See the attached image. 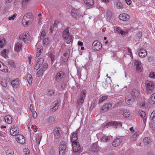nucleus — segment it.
I'll list each match as a JSON object with an SVG mask.
<instances>
[{
	"mask_svg": "<svg viewBox=\"0 0 155 155\" xmlns=\"http://www.w3.org/2000/svg\"><path fill=\"white\" fill-rule=\"evenodd\" d=\"M33 20L32 14L31 13H28L26 14L23 16L22 21L23 25L26 26L31 24Z\"/></svg>",
	"mask_w": 155,
	"mask_h": 155,
	"instance_id": "1",
	"label": "nucleus"
},
{
	"mask_svg": "<svg viewBox=\"0 0 155 155\" xmlns=\"http://www.w3.org/2000/svg\"><path fill=\"white\" fill-rule=\"evenodd\" d=\"M145 86L147 92L148 94H150L152 93L155 88L153 83L150 81H146L145 82Z\"/></svg>",
	"mask_w": 155,
	"mask_h": 155,
	"instance_id": "2",
	"label": "nucleus"
},
{
	"mask_svg": "<svg viewBox=\"0 0 155 155\" xmlns=\"http://www.w3.org/2000/svg\"><path fill=\"white\" fill-rule=\"evenodd\" d=\"M63 36L64 39L67 44H69L72 40V36L69 35L68 29H66L63 32Z\"/></svg>",
	"mask_w": 155,
	"mask_h": 155,
	"instance_id": "3",
	"label": "nucleus"
},
{
	"mask_svg": "<svg viewBox=\"0 0 155 155\" xmlns=\"http://www.w3.org/2000/svg\"><path fill=\"white\" fill-rule=\"evenodd\" d=\"M65 77V73L62 71H60L57 74L55 77V80L60 82L63 81Z\"/></svg>",
	"mask_w": 155,
	"mask_h": 155,
	"instance_id": "4",
	"label": "nucleus"
},
{
	"mask_svg": "<svg viewBox=\"0 0 155 155\" xmlns=\"http://www.w3.org/2000/svg\"><path fill=\"white\" fill-rule=\"evenodd\" d=\"M70 55V51L68 49L66 50L65 53H64L60 59V63L61 64H63L68 60Z\"/></svg>",
	"mask_w": 155,
	"mask_h": 155,
	"instance_id": "5",
	"label": "nucleus"
},
{
	"mask_svg": "<svg viewBox=\"0 0 155 155\" xmlns=\"http://www.w3.org/2000/svg\"><path fill=\"white\" fill-rule=\"evenodd\" d=\"M85 97V92H82L80 95L79 96L77 99V107L78 109H80L81 105L83 103L84 99Z\"/></svg>",
	"mask_w": 155,
	"mask_h": 155,
	"instance_id": "6",
	"label": "nucleus"
},
{
	"mask_svg": "<svg viewBox=\"0 0 155 155\" xmlns=\"http://www.w3.org/2000/svg\"><path fill=\"white\" fill-rule=\"evenodd\" d=\"M92 47L94 50L99 51L102 48V45L98 41L96 40L93 42Z\"/></svg>",
	"mask_w": 155,
	"mask_h": 155,
	"instance_id": "7",
	"label": "nucleus"
},
{
	"mask_svg": "<svg viewBox=\"0 0 155 155\" xmlns=\"http://www.w3.org/2000/svg\"><path fill=\"white\" fill-rule=\"evenodd\" d=\"M67 148V146L65 142L61 143L59 148V153L60 155H64L65 153Z\"/></svg>",
	"mask_w": 155,
	"mask_h": 155,
	"instance_id": "8",
	"label": "nucleus"
},
{
	"mask_svg": "<svg viewBox=\"0 0 155 155\" xmlns=\"http://www.w3.org/2000/svg\"><path fill=\"white\" fill-rule=\"evenodd\" d=\"M112 126L115 127V129H116L117 127H121L122 124L120 122L112 121L107 123L105 127L107 128L108 126Z\"/></svg>",
	"mask_w": 155,
	"mask_h": 155,
	"instance_id": "9",
	"label": "nucleus"
},
{
	"mask_svg": "<svg viewBox=\"0 0 155 155\" xmlns=\"http://www.w3.org/2000/svg\"><path fill=\"white\" fill-rule=\"evenodd\" d=\"M53 133L54 138L58 139L60 137L61 135V130L59 127H56L54 128Z\"/></svg>",
	"mask_w": 155,
	"mask_h": 155,
	"instance_id": "10",
	"label": "nucleus"
},
{
	"mask_svg": "<svg viewBox=\"0 0 155 155\" xmlns=\"http://www.w3.org/2000/svg\"><path fill=\"white\" fill-rule=\"evenodd\" d=\"M71 13L72 16L75 18H78L82 15L79 10L78 9H72Z\"/></svg>",
	"mask_w": 155,
	"mask_h": 155,
	"instance_id": "11",
	"label": "nucleus"
},
{
	"mask_svg": "<svg viewBox=\"0 0 155 155\" xmlns=\"http://www.w3.org/2000/svg\"><path fill=\"white\" fill-rule=\"evenodd\" d=\"M112 106V105L110 103H108L105 104L101 108V112L103 113L107 111L111 108Z\"/></svg>",
	"mask_w": 155,
	"mask_h": 155,
	"instance_id": "12",
	"label": "nucleus"
},
{
	"mask_svg": "<svg viewBox=\"0 0 155 155\" xmlns=\"http://www.w3.org/2000/svg\"><path fill=\"white\" fill-rule=\"evenodd\" d=\"M72 148L74 152H80L81 150L80 146L78 142L76 143H72Z\"/></svg>",
	"mask_w": 155,
	"mask_h": 155,
	"instance_id": "13",
	"label": "nucleus"
},
{
	"mask_svg": "<svg viewBox=\"0 0 155 155\" xmlns=\"http://www.w3.org/2000/svg\"><path fill=\"white\" fill-rule=\"evenodd\" d=\"M16 139L18 142L21 144L24 143L25 141V137L22 135H17Z\"/></svg>",
	"mask_w": 155,
	"mask_h": 155,
	"instance_id": "14",
	"label": "nucleus"
},
{
	"mask_svg": "<svg viewBox=\"0 0 155 155\" xmlns=\"http://www.w3.org/2000/svg\"><path fill=\"white\" fill-rule=\"evenodd\" d=\"M140 95V92L136 89H133L131 92V95L134 100H137Z\"/></svg>",
	"mask_w": 155,
	"mask_h": 155,
	"instance_id": "15",
	"label": "nucleus"
},
{
	"mask_svg": "<svg viewBox=\"0 0 155 155\" xmlns=\"http://www.w3.org/2000/svg\"><path fill=\"white\" fill-rule=\"evenodd\" d=\"M119 19L121 20L126 21L130 18L129 16L126 14H121L119 16Z\"/></svg>",
	"mask_w": 155,
	"mask_h": 155,
	"instance_id": "16",
	"label": "nucleus"
},
{
	"mask_svg": "<svg viewBox=\"0 0 155 155\" xmlns=\"http://www.w3.org/2000/svg\"><path fill=\"white\" fill-rule=\"evenodd\" d=\"M71 140L72 143H76L78 141L77 134L76 133H73L71 137Z\"/></svg>",
	"mask_w": 155,
	"mask_h": 155,
	"instance_id": "17",
	"label": "nucleus"
},
{
	"mask_svg": "<svg viewBox=\"0 0 155 155\" xmlns=\"http://www.w3.org/2000/svg\"><path fill=\"white\" fill-rule=\"evenodd\" d=\"M134 65L136 67V70L139 72L142 71L143 68L142 67L141 63L138 61H137L135 62Z\"/></svg>",
	"mask_w": 155,
	"mask_h": 155,
	"instance_id": "18",
	"label": "nucleus"
},
{
	"mask_svg": "<svg viewBox=\"0 0 155 155\" xmlns=\"http://www.w3.org/2000/svg\"><path fill=\"white\" fill-rule=\"evenodd\" d=\"M138 113L140 116L142 118L144 124H145L147 117L145 112L142 111H139Z\"/></svg>",
	"mask_w": 155,
	"mask_h": 155,
	"instance_id": "19",
	"label": "nucleus"
},
{
	"mask_svg": "<svg viewBox=\"0 0 155 155\" xmlns=\"http://www.w3.org/2000/svg\"><path fill=\"white\" fill-rule=\"evenodd\" d=\"M147 54V51L145 50L141 49L138 51V55L141 57H144L146 56Z\"/></svg>",
	"mask_w": 155,
	"mask_h": 155,
	"instance_id": "20",
	"label": "nucleus"
},
{
	"mask_svg": "<svg viewBox=\"0 0 155 155\" xmlns=\"http://www.w3.org/2000/svg\"><path fill=\"white\" fill-rule=\"evenodd\" d=\"M37 46V52L36 53V57H38L41 54L43 50V47L40 45Z\"/></svg>",
	"mask_w": 155,
	"mask_h": 155,
	"instance_id": "21",
	"label": "nucleus"
},
{
	"mask_svg": "<svg viewBox=\"0 0 155 155\" xmlns=\"http://www.w3.org/2000/svg\"><path fill=\"white\" fill-rule=\"evenodd\" d=\"M121 141V140L120 138H117L114 140L112 145L114 147L117 146L120 143Z\"/></svg>",
	"mask_w": 155,
	"mask_h": 155,
	"instance_id": "22",
	"label": "nucleus"
},
{
	"mask_svg": "<svg viewBox=\"0 0 155 155\" xmlns=\"http://www.w3.org/2000/svg\"><path fill=\"white\" fill-rule=\"evenodd\" d=\"M149 103L151 104H155V93L151 95L149 100Z\"/></svg>",
	"mask_w": 155,
	"mask_h": 155,
	"instance_id": "23",
	"label": "nucleus"
},
{
	"mask_svg": "<svg viewBox=\"0 0 155 155\" xmlns=\"http://www.w3.org/2000/svg\"><path fill=\"white\" fill-rule=\"evenodd\" d=\"M11 84L13 87H17L19 85L18 79L17 78L13 80L11 82Z\"/></svg>",
	"mask_w": 155,
	"mask_h": 155,
	"instance_id": "24",
	"label": "nucleus"
},
{
	"mask_svg": "<svg viewBox=\"0 0 155 155\" xmlns=\"http://www.w3.org/2000/svg\"><path fill=\"white\" fill-rule=\"evenodd\" d=\"M120 114L123 115L124 117H129L130 114L129 112H128L127 110H120Z\"/></svg>",
	"mask_w": 155,
	"mask_h": 155,
	"instance_id": "25",
	"label": "nucleus"
},
{
	"mask_svg": "<svg viewBox=\"0 0 155 155\" xmlns=\"http://www.w3.org/2000/svg\"><path fill=\"white\" fill-rule=\"evenodd\" d=\"M151 141L149 137H145L143 139V143L145 145L149 146L150 145Z\"/></svg>",
	"mask_w": 155,
	"mask_h": 155,
	"instance_id": "26",
	"label": "nucleus"
},
{
	"mask_svg": "<svg viewBox=\"0 0 155 155\" xmlns=\"http://www.w3.org/2000/svg\"><path fill=\"white\" fill-rule=\"evenodd\" d=\"M15 50L16 51L18 52L21 50L22 47L21 42L19 41L15 45Z\"/></svg>",
	"mask_w": 155,
	"mask_h": 155,
	"instance_id": "27",
	"label": "nucleus"
},
{
	"mask_svg": "<svg viewBox=\"0 0 155 155\" xmlns=\"http://www.w3.org/2000/svg\"><path fill=\"white\" fill-rule=\"evenodd\" d=\"M53 107L52 108V111H55L57 109H58V107L59 105V102H58V101H54V103H53Z\"/></svg>",
	"mask_w": 155,
	"mask_h": 155,
	"instance_id": "28",
	"label": "nucleus"
},
{
	"mask_svg": "<svg viewBox=\"0 0 155 155\" xmlns=\"http://www.w3.org/2000/svg\"><path fill=\"white\" fill-rule=\"evenodd\" d=\"M5 121L8 124H11L12 122V118L10 116H5L4 118Z\"/></svg>",
	"mask_w": 155,
	"mask_h": 155,
	"instance_id": "29",
	"label": "nucleus"
},
{
	"mask_svg": "<svg viewBox=\"0 0 155 155\" xmlns=\"http://www.w3.org/2000/svg\"><path fill=\"white\" fill-rule=\"evenodd\" d=\"M85 4L89 6H91L94 4V0H83Z\"/></svg>",
	"mask_w": 155,
	"mask_h": 155,
	"instance_id": "30",
	"label": "nucleus"
},
{
	"mask_svg": "<svg viewBox=\"0 0 155 155\" xmlns=\"http://www.w3.org/2000/svg\"><path fill=\"white\" fill-rule=\"evenodd\" d=\"M27 35L26 34L22 33L19 36V38L20 40L23 41L25 42L27 39Z\"/></svg>",
	"mask_w": 155,
	"mask_h": 155,
	"instance_id": "31",
	"label": "nucleus"
},
{
	"mask_svg": "<svg viewBox=\"0 0 155 155\" xmlns=\"http://www.w3.org/2000/svg\"><path fill=\"white\" fill-rule=\"evenodd\" d=\"M98 148L97 146V144L93 143L91 145V150L93 152H97L98 150Z\"/></svg>",
	"mask_w": 155,
	"mask_h": 155,
	"instance_id": "32",
	"label": "nucleus"
},
{
	"mask_svg": "<svg viewBox=\"0 0 155 155\" xmlns=\"http://www.w3.org/2000/svg\"><path fill=\"white\" fill-rule=\"evenodd\" d=\"M139 132H137L134 134L131 137V139L132 141H135L137 137L139 136Z\"/></svg>",
	"mask_w": 155,
	"mask_h": 155,
	"instance_id": "33",
	"label": "nucleus"
},
{
	"mask_svg": "<svg viewBox=\"0 0 155 155\" xmlns=\"http://www.w3.org/2000/svg\"><path fill=\"white\" fill-rule=\"evenodd\" d=\"M8 52V51L7 49H5L2 50L1 51L2 56L5 58H6L7 56Z\"/></svg>",
	"mask_w": 155,
	"mask_h": 155,
	"instance_id": "34",
	"label": "nucleus"
},
{
	"mask_svg": "<svg viewBox=\"0 0 155 155\" xmlns=\"http://www.w3.org/2000/svg\"><path fill=\"white\" fill-rule=\"evenodd\" d=\"M45 71L42 69V68H41L38 71L37 73V76L38 77H40L42 75L43 73Z\"/></svg>",
	"mask_w": 155,
	"mask_h": 155,
	"instance_id": "35",
	"label": "nucleus"
},
{
	"mask_svg": "<svg viewBox=\"0 0 155 155\" xmlns=\"http://www.w3.org/2000/svg\"><path fill=\"white\" fill-rule=\"evenodd\" d=\"M7 68V67L2 63V65H1V66L0 67V70L3 72H7L8 71Z\"/></svg>",
	"mask_w": 155,
	"mask_h": 155,
	"instance_id": "36",
	"label": "nucleus"
},
{
	"mask_svg": "<svg viewBox=\"0 0 155 155\" xmlns=\"http://www.w3.org/2000/svg\"><path fill=\"white\" fill-rule=\"evenodd\" d=\"M110 137L109 136H103L101 138V140L103 142H107L109 141L110 140L109 137Z\"/></svg>",
	"mask_w": 155,
	"mask_h": 155,
	"instance_id": "37",
	"label": "nucleus"
},
{
	"mask_svg": "<svg viewBox=\"0 0 155 155\" xmlns=\"http://www.w3.org/2000/svg\"><path fill=\"white\" fill-rule=\"evenodd\" d=\"M32 76L31 74L29 73L27 74V79L28 82L29 84H31L32 83Z\"/></svg>",
	"mask_w": 155,
	"mask_h": 155,
	"instance_id": "38",
	"label": "nucleus"
},
{
	"mask_svg": "<svg viewBox=\"0 0 155 155\" xmlns=\"http://www.w3.org/2000/svg\"><path fill=\"white\" fill-rule=\"evenodd\" d=\"M18 131L17 130H13L12 129H11L10 130V133L12 135L15 136L18 134L19 133Z\"/></svg>",
	"mask_w": 155,
	"mask_h": 155,
	"instance_id": "39",
	"label": "nucleus"
},
{
	"mask_svg": "<svg viewBox=\"0 0 155 155\" xmlns=\"http://www.w3.org/2000/svg\"><path fill=\"white\" fill-rule=\"evenodd\" d=\"M116 30L117 32L120 34L122 35H124L126 33V31H123L119 27L117 28L116 29Z\"/></svg>",
	"mask_w": 155,
	"mask_h": 155,
	"instance_id": "40",
	"label": "nucleus"
},
{
	"mask_svg": "<svg viewBox=\"0 0 155 155\" xmlns=\"http://www.w3.org/2000/svg\"><path fill=\"white\" fill-rule=\"evenodd\" d=\"M46 34V31L44 30H43L41 32L40 39H43L45 36Z\"/></svg>",
	"mask_w": 155,
	"mask_h": 155,
	"instance_id": "41",
	"label": "nucleus"
},
{
	"mask_svg": "<svg viewBox=\"0 0 155 155\" xmlns=\"http://www.w3.org/2000/svg\"><path fill=\"white\" fill-rule=\"evenodd\" d=\"M14 152L12 149H8L6 151V153L7 155H13Z\"/></svg>",
	"mask_w": 155,
	"mask_h": 155,
	"instance_id": "42",
	"label": "nucleus"
},
{
	"mask_svg": "<svg viewBox=\"0 0 155 155\" xmlns=\"http://www.w3.org/2000/svg\"><path fill=\"white\" fill-rule=\"evenodd\" d=\"M42 136V135H38L36 138V142L38 144L40 143Z\"/></svg>",
	"mask_w": 155,
	"mask_h": 155,
	"instance_id": "43",
	"label": "nucleus"
},
{
	"mask_svg": "<svg viewBox=\"0 0 155 155\" xmlns=\"http://www.w3.org/2000/svg\"><path fill=\"white\" fill-rule=\"evenodd\" d=\"M1 84L4 87H5L7 86V83L5 79H2L1 81Z\"/></svg>",
	"mask_w": 155,
	"mask_h": 155,
	"instance_id": "44",
	"label": "nucleus"
},
{
	"mask_svg": "<svg viewBox=\"0 0 155 155\" xmlns=\"http://www.w3.org/2000/svg\"><path fill=\"white\" fill-rule=\"evenodd\" d=\"M5 44L4 38L0 39V48L3 47Z\"/></svg>",
	"mask_w": 155,
	"mask_h": 155,
	"instance_id": "45",
	"label": "nucleus"
},
{
	"mask_svg": "<svg viewBox=\"0 0 155 155\" xmlns=\"http://www.w3.org/2000/svg\"><path fill=\"white\" fill-rule=\"evenodd\" d=\"M116 6L117 8H123V5L120 2H117Z\"/></svg>",
	"mask_w": 155,
	"mask_h": 155,
	"instance_id": "46",
	"label": "nucleus"
},
{
	"mask_svg": "<svg viewBox=\"0 0 155 155\" xmlns=\"http://www.w3.org/2000/svg\"><path fill=\"white\" fill-rule=\"evenodd\" d=\"M49 57L51 59L52 62L53 63L55 58V56L54 55V54L53 52H51L50 54Z\"/></svg>",
	"mask_w": 155,
	"mask_h": 155,
	"instance_id": "47",
	"label": "nucleus"
},
{
	"mask_svg": "<svg viewBox=\"0 0 155 155\" xmlns=\"http://www.w3.org/2000/svg\"><path fill=\"white\" fill-rule=\"evenodd\" d=\"M49 39L48 38H45L43 41V44L45 45H47L49 43Z\"/></svg>",
	"mask_w": 155,
	"mask_h": 155,
	"instance_id": "48",
	"label": "nucleus"
},
{
	"mask_svg": "<svg viewBox=\"0 0 155 155\" xmlns=\"http://www.w3.org/2000/svg\"><path fill=\"white\" fill-rule=\"evenodd\" d=\"M6 98L8 100L9 102L10 103L14 102V98L12 97H11L9 95H7L6 97Z\"/></svg>",
	"mask_w": 155,
	"mask_h": 155,
	"instance_id": "49",
	"label": "nucleus"
},
{
	"mask_svg": "<svg viewBox=\"0 0 155 155\" xmlns=\"http://www.w3.org/2000/svg\"><path fill=\"white\" fill-rule=\"evenodd\" d=\"M150 117L153 121L155 122V111H153L151 113Z\"/></svg>",
	"mask_w": 155,
	"mask_h": 155,
	"instance_id": "50",
	"label": "nucleus"
},
{
	"mask_svg": "<svg viewBox=\"0 0 155 155\" xmlns=\"http://www.w3.org/2000/svg\"><path fill=\"white\" fill-rule=\"evenodd\" d=\"M107 96L104 95L101 97L99 99V103H102L107 98Z\"/></svg>",
	"mask_w": 155,
	"mask_h": 155,
	"instance_id": "51",
	"label": "nucleus"
},
{
	"mask_svg": "<svg viewBox=\"0 0 155 155\" xmlns=\"http://www.w3.org/2000/svg\"><path fill=\"white\" fill-rule=\"evenodd\" d=\"M43 59L42 58H40L37 60L36 63H37V64H40V65H41L43 62Z\"/></svg>",
	"mask_w": 155,
	"mask_h": 155,
	"instance_id": "52",
	"label": "nucleus"
},
{
	"mask_svg": "<svg viewBox=\"0 0 155 155\" xmlns=\"http://www.w3.org/2000/svg\"><path fill=\"white\" fill-rule=\"evenodd\" d=\"M48 67V64L46 63H45L43 65H42L41 68H42V69H43L44 71H45L47 69Z\"/></svg>",
	"mask_w": 155,
	"mask_h": 155,
	"instance_id": "53",
	"label": "nucleus"
},
{
	"mask_svg": "<svg viewBox=\"0 0 155 155\" xmlns=\"http://www.w3.org/2000/svg\"><path fill=\"white\" fill-rule=\"evenodd\" d=\"M8 64L12 67L15 68V63L12 61H9Z\"/></svg>",
	"mask_w": 155,
	"mask_h": 155,
	"instance_id": "54",
	"label": "nucleus"
},
{
	"mask_svg": "<svg viewBox=\"0 0 155 155\" xmlns=\"http://www.w3.org/2000/svg\"><path fill=\"white\" fill-rule=\"evenodd\" d=\"M23 153L25 155H29V150L28 148H25L23 150Z\"/></svg>",
	"mask_w": 155,
	"mask_h": 155,
	"instance_id": "55",
	"label": "nucleus"
},
{
	"mask_svg": "<svg viewBox=\"0 0 155 155\" xmlns=\"http://www.w3.org/2000/svg\"><path fill=\"white\" fill-rule=\"evenodd\" d=\"M41 66V65H40V64H37V63H36L34 67V69L37 70L40 68Z\"/></svg>",
	"mask_w": 155,
	"mask_h": 155,
	"instance_id": "56",
	"label": "nucleus"
},
{
	"mask_svg": "<svg viewBox=\"0 0 155 155\" xmlns=\"http://www.w3.org/2000/svg\"><path fill=\"white\" fill-rule=\"evenodd\" d=\"M149 76L150 78H155V72H151L150 73Z\"/></svg>",
	"mask_w": 155,
	"mask_h": 155,
	"instance_id": "57",
	"label": "nucleus"
},
{
	"mask_svg": "<svg viewBox=\"0 0 155 155\" xmlns=\"http://www.w3.org/2000/svg\"><path fill=\"white\" fill-rule=\"evenodd\" d=\"M55 120V119L53 117H50L49 118L48 121L50 123H51L53 122Z\"/></svg>",
	"mask_w": 155,
	"mask_h": 155,
	"instance_id": "58",
	"label": "nucleus"
},
{
	"mask_svg": "<svg viewBox=\"0 0 155 155\" xmlns=\"http://www.w3.org/2000/svg\"><path fill=\"white\" fill-rule=\"evenodd\" d=\"M16 16V14L15 13L13 15H12L11 17H9L8 18V19L9 20H13L15 19V18Z\"/></svg>",
	"mask_w": 155,
	"mask_h": 155,
	"instance_id": "59",
	"label": "nucleus"
},
{
	"mask_svg": "<svg viewBox=\"0 0 155 155\" xmlns=\"http://www.w3.org/2000/svg\"><path fill=\"white\" fill-rule=\"evenodd\" d=\"M54 93V91L53 90H51L49 91L48 92V95L49 96H51Z\"/></svg>",
	"mask_w": 155,
	"mask_h": 155,
	"instance_id": "60",
	"label": "nucleus"
},
{
	"mask_svg": "<svg viewBox=\"0 0 155 155\" xmlns=\"http://www.w3.org/2000/svg\"><path fill=\"white\" fill-rule=\"evenodd\" d=\"M102 86L105 89H107L108 87V84H107L106 81L103 82Z\"/></svg>",
	"mask_w": 155,
	"mask_h": 155,
	"instance_id": "61",
	"label": "nucleus"
},
{
	"mask_svg": "<svg viewBox=\"0 0 155 155\" xmlns=\"http://www.w3.org/2000/svg\"><path fill=\"white\" fill-rule=\"evenodd\" d=\"M31 112L32 113V116L33 118H36L37 116V114L36 112L35 111H34Z\"/></svg>",
	"mask_w": 155,
	"mask_h": 155,
	"instance_id": "62",
	"label": "nucleus"
},
{
	"mask_svg": "<svg viewBox=\"0 0 155 155\" xmlns=\"http://www.w3.org/2000/svg\"><path fill=\"white\" fill-rule=\"evenodd\" d=\"M112 15V13L108 11L107 12V16L109 19L111 18Z\"/></svg>",
	"mask_w": 155,
	"mask_h": 155,
	"instance_id": "63",
	"label": "nucleus"
},
{
	"mask_svg": "<svg viewBox=\"0 0 155 155\" xmlns=\"http://www.w3.org/2000/svg\"><path fill=\"white\" fill-rule=\"evenodd\" d=\"M11 129H12V130H17L18 127L16 126L13 125L12 126Z\"/></svg>",
	"mask_w": 155,
	"mask_h": 155,
	"instance_id": "64",
	"label": "nucleus"
}]
</instances>
